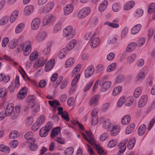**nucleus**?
Instances as JSON below:
<instances>
[{
	"label": "nucleus",
	"instance_id": "f257e3e1",
	"mask_svg": "<svg viewBox=\"0 0 155 155\" xmlns=\"http://www.w3.org/2000/svg\"><path fill=\"white\" fill-rule=\"evenodd\" d=\"M31 44L30 41H27L23 45H21L20 47L17 49L18 52L23 51L24 54L25 56H28L31 52Z\"/></svg>",
	"mask_w": 155,
	"mask_h": 155
},
{
	"label": "nucleus",
	"instance_id": "f03ea898",
	"mask_svg": "<svg viewBox=\"0 0 155 155\" xmlns=\"http://www.w3.org/2000/svg\"><path fill=\"white\" fill-rule=\"evenodd\" d=\"M91 12V8L87 6L83 7L79 11L77 14V17L79 19H84L89 15Z\"/></svg>",
	"mask_w": 155,
	"mask_h": 155
},
{
	"label": "nucleus",
	"instance_id": "7ed1b4c3",
	"mask_svg": "<svg viewBox=\"0 0 155 155\" xmlns=\"http://www.w3.org/2000/svg\"><path fill=\"white\" fill-rule=\"evenodd\" d=\"M75 34L74 30L71 26H67L63 30V35L64 37L73 38Z\"/></svg>",
	"mask_w": 155,
	"mask_h": 155
},
{
	"label": "nucleus",
	"instance_id": "20e7f679",
	"mask_svg": "<svg viewBox=\"0 0 155 155\" xmlns=\"http://www.w3.org/2000/svg\"><path fill=\"white\" fill-rule=\"evenodd\" d=\"M20 87L19 77L17 75L15 80L11 82V85L8 87V90L10 92H13L16 89H17Z\"/></svg>",
	"mask_w": 155,
	"mask_h": 155
},
{
	"label": "nucleus",
	"instance_id": "39448f33",
	"mask_svg": "<svg viewBox=\"0 0 155 155\" xmlns=\"http://www.w3.org/2000/svg\"><path fill=\"white\" fill-rule=\"evenodd\" d=\"M148 69L147 67H144L139 72L136 78L137 81H141L144 80L147 74Z\"/></svg>",
	"mask_w": 155,
	"mask_h": 155
},
{
	"label": "nucleus",
	"instance_id": "423d86ee",
	"mask_svg": "<svg viewBox=\"0 0 155 155\" xmlns=\"http://www.w3.org/2000/svg\"><path fill=\"white\" fill-rule=\"evenodd\" d=\"M55 19V17L54 16L51 14L48 15L44 18L42 21V25L43 26L50 25Z\"/></svg>",
	"mask_w": 155,
	"mask_h": 155
},
{
	"label": "nucleus",
	"instance_id": "0eeeda50",
	"mask_svg": "<svg viewBox=\"0 0 155 155\" xmlns=\"http://www.w3.org/2000/svg\"><path fill=\"white\" fill-rule=\"evenodd\" d=\"M85 133L89 137V139L86 137V135L84 134H82V135L84 138L92 146H94L95 144V140L93 137L91 132L89 131H86Z\"/></svg>",
	"mask_w": 155,
	"mask_h": 155
},
{
	"label": "nucleus",
	"instance_id": "6e6552de",
	"mask_svg": "<svg viewBox=\"0 0 155 155\" xmlns=\"http://www.w3.org/2000/svg\"><path fill=\"white\" fill-rule=\"evenodd\" d=\"M41 23L40 19L38 18L33 19L31 22V29L33 30H37L38 29Z\"/></svg>",
	"mask_w": 155,
	"mask_h": 155
},
{
	"label": "nucleus",
	"instance_id": "1a4fd4ad",
	"mask_svg": "<svg viewBox=\"0 0 155 155\" xmlns=\"http://www.w3.org/2000/svg\"><path fill=\"white\" fill-rule=\"evenodd\" d=\"M54 4L53 2H50L46 4L43 9H40L41 13H47L50 12L53 8Z\"/></svg>",
	"mask_w": 155,
	"mask_h": 155
},
{
	"label": "nucleus",
	"instance_id": "9d476101",
	"mask_svg": "<svg viewBox=\"0 0 155 155\" xmlns=\"http://www.w3.org/2000/svg\"><path fill=\"white\" fill-rule=\"evenodd\" d=\"M98 110L97 108H94L92 111L91 114L92 117V124L93 125H95L98 122V117L97 115V113Z\"/></svg>",
	"mask_w": 155,
	"mask_h": 155
},
{
	"label": "nucleus",
	"instance_id": "9b49d317",
	"mask_svg": "<svg viewBox=\"0 0 155 155\" xmlns=\"http://www.w3.org/2000/svg\"><path fill=\"white\" fill-rule=\"evenodd\" d=\"M74 9L73 5L71 4H68L65 5L63 8L64 14L65 15L70 14L73 11Z\"/></svg>",
	"mask_w": 155,
	"mask_h": 155
},
{
	"label": "nucleus",
	"instance_id": "f8f14e48",
	"mask_svg": "<svg viewBox=\"0 0 155 155\" xmlns=\"http://www.w3.org/2000/svg\"><path fill=\"white\" fill-rule=\"evenodd\" d=\"M94 69L93 66H88L84 71L85 77L87 78H89L94 74Z\"/></svg>",
	"mask_w": 155,
	"mask_h": 155
},
{
	"label": "nucleus",
	"instance_id": "ddd939ff",
	"mask_svg": "<svg viewBox=\"0 0 155 155\" xmlns=\"http://www.w3.org/2000/svg\"><path fill=\"white\" fill-rule=\"evenodd\" d=\"M47 61L45 59H44L43 57L39 58L37 61H35L33 64V67L35 68H38L39 67L43 66L45 63Z\"/></svg>",
	"mask_w": 155,
	"mask_h": 155
},
{
	"label": "nucleus",
	"instance_id": "4468645a",
	"mask_svg": "<svg viewBox=\"0 0 155 155\" xmlns=\"http://www.w3.org/2000/svg\"><path fill=\"white\" fill-rule=\"evenodd\" d=\"M127 141L128 139H125L118 144L120 150L118 154V155H121L120 153H123L124 152L126 148V144Z\"/></svg>",
	"mask_w": 155,
	"mask_h": 155
},
{
	"label": "nucleus",
	"instance_id": "2eb2a0df",
	"mask_svg": "<svg viewBox=\"0 0 155 155\" xmlns=\"http://www.w3.org/2000/svg\"><path fill=\"white\" fill-rule=\"evenodd\" d=\"M100 95L97 94L93 96L91 99L89 104L90 106L95 107L98 104L99 101Z\"/></svg>",
	"mask_w": 155,
	"mask_h": 155
},
{
	"label": "nucleus",
	"instance_id": "dca6fc26",
	"mask_svg": "<svg viewBox=\"0 0 155 155\" xmlns=\"http://www.w3.org/2000/svg\"><path fill=\"white\" fill-rule=\"evenodd\" d=\"M27 88L26 87H24L21 88L19 91L18 97L19 100L24 99L26 96L27 92Z\"/></svg>",
	"mask_w": 155,
	"mask_h": 155
},
{
	"label": "nucleus",
	"instance_id": "f3484780",
	"mask_svg": "<svg viewBox=\"0 0 155 155\" xmlns=\"http://www.w3.org/2000/svg\"><path fill=\"white\" fill-rule=\"evenodd\" d=\"M13 109L14 105L13 104L11 103L8 104L5 110V116H9L11 115V117L12 118V113L13 112Z\"/></svg>",
	"mask_w": 155,
	"mask_h": 155
},
{
	"label": "nucleus",
	"instance_id": "a211bd4d",
	"mask_svg": "<svg viewBox=\"0 0 155 155\" xmlns=\"http://www.w3.org/2000/svg\"><path fill=\"white\" fill-rule=\"evenodd\" d=\"M54 60L53 59H50L46 64L45 68V71L48 72L51 69L54 65Z\"/></svg>",
	"mask_w": 155,
	"mask_h": 155
},
{
	"label": "nucleus",
	"instance_id": "6ab92c4d",
	"mask_svg": "<svg viewBox=\"0 0 155 155\" xmlns=\"http://www.w3.org/2000/svg\"><path fill=\"white\" fill-rule=\"evenodd\" d=\"M64 22L63 21L60 20L53 27V32L57 33L60 31L62 28V25Z\"/></svg>",
	"mask_w": 155,
	"mask_h": 155
},
{
	"label": "nucleus",
	"instance_id": "aec40b11",
	"mask_svg": "<svg viewBox=\"0 0 155 155\" xmlns=\"http://www.w3.org/2000/svg\"><path fill=\"white\" fill-rule=\"evenodd\" d=\"M34 10V6L33 5L26 6L24 9V14L26 15H29L31 14Z\"/></svg>",
	"mask_w": 155,
	"mask_h": 155
},
{
	"label": "nucleus",
	"instance_id": "412c9836",
	"mask_svg": "<svg viewBox=\"0 0 155 155\" xmlns=\"http://www.w3.org/2000/svg\"><path fill=\"white\" fill-rule=\"evenodd\" d=\"M148 99V97L147 95H142L140 97L139 102L138 106L139 107H142L146 104Z\"/></svg>",
	"mask_w": 155,
	"mask_h": 155
},
{
	"label": "nucleus",
	"instance_id": "4be33fe9",
	"mask_svg": "<svg viewBox=\"0 0 155 155\" xmlns=\"http://www.w3.org/2000/svg\"><path fill=\"white\" fill-rule=\"evenodd\" d=\"M111 85V82L110 81H106L101 85V91L103 92L105 91L110 88Z\"/></svg>",
	"mask_w": 155,
	"mask_h": 155
},
{
	"label": "nucleus",
	"instance_id": "5701e85b",
	"mask_svg": "<svg viewBox=\"0 0 155 155\" xmlns=\"http://www.w3.org/2000/svg\"><path fill=\"white\" fill-rule=\"evenodd\" d=\"M135 2L134 1H131L127 2L124 6V10L128 11L132 8L135 5Z\"/></svg>",
	"mask_w": 155,
	"mask_h": 155
},
{
	"label": "nucleus",
	"instance_id": "b1692460",
	"mask_svg": "<svg viewBox=\"0 0 155 155\" xmlns=\"http://www.w3.org/2000/svg\"><path fill=\"white\" fill-rule=\"evenodd\" d=\"M142 27L140 24H138L135 25L131 29V34L132 35H135L138 33Z\"/></svg>",
	"mask_w": 155,
	"mask_h": 155
},
{
	"label": "nucleus",
	"instance_id": "393cba45",
	"mask_svg": "<svg viewBox=\"0 0 155 155\" xmlns=\"http://www.w3.org/2000/svg\"><path fill=\"white\" fill-rule=\"evenodd\" d=\"M148 12L149 14H151L153 13H154L152 18L155 19V3H151L149 6L148 8Z\"/></svg>",
	"mask_w": 155,
	"mask_h": 155
},
{
	"label": "nucleus",
	"instance_id": "a878e982",
	"mask_svg": "<svg viewBox=\"0 0 155 155\" xmlns=\"http://www.w3.org/2000/svg\"><path fill=\"white\" fill-rule=\"evenodd\" d=\"M25 24L22 23L19 24L16 26L15 32L16 34H19L25 28Z\"/></svg>",
	"mask_w": 155,
	"mask_h": 155
},
{
	"label": "nucleus",
	"instance_id": "bb28decb",
	"mask_svg": "<svg viewBox=\"0 0 155 155\" xmlns=\"http://www.w3.org/2000/svg\"><path fill=\"white\" fill-rule=\"evenodd\" d=\"M108 2L107 0H104L100 4L99 6V10L100 12H102L104 11L107 6Z\"/></svg>",
	"mask_w": 155,
	"mask_h": 155
},
{
	"label": "nucleus",
	"instance_id": "cd10ccee",
	"mask_svg": "<svg viewBox=\"0 0 155 155\" xmlns=\"http://www.w3.org/2000/svg\"><path fill=\"white\" fill-rule=\"evenodd\" d=\"M131 117L129 115H127L124 116L121 120V123L124 125H125L128 124L130 122Z\"/></svg>",
	"mask_w": 155,
	"mask_h": 155
},
{
	"label": "nucleus",
	"instance_id": "c85d7f7f",
	"mask_svg": "<svg viewBox=\"0 0 155 155\" xmlns=\"http://www.w3.org/2000/svg\"><path fill=\"white\" fill-rule=\"evenodd\" d=\"M137 44L134 42L128 44L126 48V52H130L134 50L136 48Z\"/></svg>",
	"mask_w": 155,
	"mask_h": 155
},
{
	"label": "nucleus",
	"instance_id": "c756f323",
	"mask_svg": "<svg viewBox=\"0 0 155 155\" xmlns=\"http://www.w3.org/2000/svg\"><path fill=\"white\" fill-rule=\"evenodd\" d=\"M120 130V128L119 126H114L110 131V134L112 136H115L117 134Z\"/></svg>",
	"mask_w": 155,
	"mask_h": 155
},
{
	"label": "nucleus",
	"instance_id": "7c9ffc66",
	"mask_svg": "<svg viewBox=\"0 0 155 155\" xmlns=\"http://www.w3.org/2000/svg\"><path fill=\"white\" fill-rule=\"evenodd\" d=\"M20 110V107L18 106H16L14 110L13 113H12V119H15L18 116L19 114Z\"/></svg>",
	"mask_w": 155,
	"mask_h": 155
},
{
	"label": "nucleus",
	"instance_id": "2f4dec72",
	"mask_svg": "<svg viewBox=\"0 0 155 155\" xmlns=\"http://www.w3.org/2000/svg\"><path fill=\"white\" fill-rule=\"evenodd\" d=\"M136 142V140L135 138H131L128 141L127 145V148L129 150H131L134 147Z\"/></svg>",
	"mask_w": 155,
	"mask_h": 155
},
{
	"label": "nucleus",
	"instance_id": "473e14b6",
	"mask_svg": "<svg viewBox=\"0 0 155 155\" xmlns=\"http://www.w3.org/2000/svg\"><path fill=\"white\" fill-rule=\"evenodd\" d=\"M146 126L144 124L141 125L138 130V134L140 136H142L145 133L146 130Z\"/></svg>",
	"mask_w": 155,
	"mask_h": 155
},
{
	"label": "nucleus",
	"instance_id": "72a5a7b5",
	"mask_svg": "<svg viewBox=\"0 0 155 155\" xmlns=\"http://www.w3.org/2000/svg\"><path fill=\"white\" fill-rule=\"evenodd\" d=\"M90 45L91 48H94L97 47L100 43V39H90Z\"/></svg>",
	"mask_w": 155,
	"mask_h": 155
},
{
	"label": "nucleus",
	"instance_id": "f704fd0d",
	"mask_svg": "<svg viewBox=\"0 0 155 155\" xmlns=\"http://www.w3.org/2000/svg\"><path fill=\"white\" fill-rule=\"evenodd\" d=\"M135 125L134 123H132L129 125L126 128L125 133L126 134H129L131 133L134 130Z\"/></svg>",
	"mask_w": 155,
	"mask_h": 155
},
{
	"label": "nucleus",
	"instance_id": "c9c22d12",
	"mask_svg": "<svg viewBox=\"0 0 155 155\" xmlns=\"http://www.w3.org/2000/svg\"><path fill=\"white\" fill-rule=\"evenodd\" d=\"M121 8V4L119 2L115 3L112 5V9L114 12H118L120 10Z\"/></svg>",
	"mask_w": 155,
	"mask_h": 155
},
{
	"label": "nucleus",
	"instance_id": "e433bc0d",
	"mask_svg": "<svg viewBox=\"0 0 155 155\" xmlns=\"http://www.w3.org/2000/svg\"><path fill=\"white\" fill-rule=\"evenodd\" d=\"M142 88L141 87H139L136 88L134 93V96L135 98H138L141 94Z\"/></svg>",
	"mask_w": 155,
	"mask_h": 155
},
{
	"label": "nucleus",
	"instance_id": "4c0bfd02",
	"mask_svg": "<svg viewBox=\"0 0 155 155\" xmlns=\"http://www.w3.org/2000/svg\"><path fill=\"white\" fill-rule=\"evenodd\" d=\"M81 65L80 64H78L76 66L72 72V77H73L77 74L78 75V73L79 72L81 68Z\"/></svg>",
	"mask_w": 155,
	"mask_h": 155
},
{
	"label": "nucleus",
	"instance_id": "58836bf2",
	"mask_svg": "<svg viewBox=\"0 0 155 155\" xmlns=\"http://www.w3.org/2000/svg\"><path fill=\"white\" fill-rule=\"evenodd\" d=\"M18 11L17 10H15L12 13L10 19L11 23H13L15 21L18 16Z\"/></svg>",
	"mask_w": 155,
	"mask_h": 155
},
{
	"label": "nucleus",
	"instance_id": "ea45409f",
	"mask_svg": "<svg viewBox=\"0 0 155 155\" xmlns=\"http://www.w3.org/2000/svg\"><path fill=\"white\" fill-rule=\"evenodd\" d=\"M122 90V87L120 86H117L115 87L112 92V94L114 96L119 94Z\"/></svg>",
	"mask_w": 155,
	"mask_h": 155
},
{
	"label": "nucleus",
	"instance_id": "a19ab883",
	"mask_svg": "<svg viewBox=\"0 0 155 155\" xmlns=\"http://www.w3.org/2000/svg\"><path fill=\"white\" fill-rule=\"evenodd\" d=\"M111 126V123L109 119L105 120L103 124V127L105 129L109 130Z\"/></svg>",
	"mask_w": 155,
	"mask_h": 155
},
{
	"label": "nucleus",
	"instance_id": "79ce46f5",
	"mask_svg": "<svg viewBox=\"0 0 155 155\" xmlns=\"http://www.w3.org/2000/svg\"><path fill=\"white\" fill-rule=\"evenodd\" d=\"M76 43V41L75 39H72L68 43L67 48L68 50L72 49L75 46Z\"/></svg>",
	"mask_w": 155,
	"mask_h": 155
},
{
	"label": "nucleus",
	"instance_id": "37998d69",
	"mask_svg": "<svg viewBox=\"0 0 155 155\" xmlns=\"http://www.w3.org/2000/svg\"><path fill=\"white\" fill-rule=\"evenodd\" d=\"M95 147L98 153L100 155H105L106 154V152L99 145L95 144Z\"/></svg>",
	"mask_w": 155,
	"mask_h": 155
},
{
	"label": "nucleus",
	"instance_id": "c03bdc74",
	"mask_svg": "<svg viewBox=\"0 0 155 155\" xmlns=\"http://www.w3.org/2000/svg\"><path fill=\"white\" fill-rule=\"evenodd\" d=\"M125 97V100L124 101V104L125 106H130L132 103V97H126L125 96H124Z\"/></svg>",
	"mask_w": 155,
	"mask_h": 155
},
{
	"label": "nucleus",
	"instance_id": "a18cd8bd",
	"mask_svg": "<svg viewBox=\"0 0 155 155\" xmlns=\"http://www.w3.org/2000/svg\"><path fill=\"white\" fill-rule=\"evenodd\" d=\"M67 51L66 48H64L61 49L59 52L58 57L60 59L64 58L67 54Z\"/></svg>",
	"mask_w": 155,
	"mask_h": 155
},
{
	"label": "nucleus",
	"instance_id": "49530a36",
	"mask_svg": "<svg viewBox=\"0 0 155 155\" xmlns=\"http://www.w3.org/2000/svg\"><path fill=\"white\" fill-rule=\"evenodd\" d=\"M18 43L17 39H12L9 44V47L10 49H14Z\"/></svg>",
	"mask_w": 155,
	"mask_h": 155
},
{
	"label": "nucleus",
	"instance_id": "de8ad7c7",
	"mask_svg": "<svg viewBox=\"0 0 155 155\" xmlns=\"http://www.w3.org/2000/svg\"><path fill=\"white\" fill-rule=\"evenodd\" d=\"M60 131V128L58 127L52 130L51 134V137L53 138L55 136L58 135Z\"/></svg>",
	"mask_w": 155,
	"mask_h": 155
},
{
	"label": "nucleus",
	"instance_id": "09e8293b",
	"mask_svg": "<svg viewBox=\"0 0 155 155\" xmlns=\"http://www.w3.org/2000/svg\"><path fill=\"white\" fill-rule=\"evenodd\" d=\"M49 132L45 127H42L40 130V136L42 137H45L48 134Z\"/></svg>",
	"mask_w": 155,
	"mask_h": 155
},
{
	"label": "nucleus",
	"instance_id": "8fccbe9b",
	"mask_svg": "<svg viewBox=\"0 0 155 155\" xmlns=\"http://www.w3.org/2000/svg\"><path fill=\"white\" fill-rule=\"evenodd\" d=\"M47 36L48 34L46 32L40 31L37 34V37L39 39H44L47 38Z\"/></svg>",
	"mask_w": 155,
	"mask_h": 155
},
{
	"label": "nucleus",
	"instance_id": "3c124183",
	"mask_svg": "<svg viewBox=\"0 0 155 155\" xmlns=\"http://www.w3.org/2000/svg\"><path fill=\"white\" fill-rule=\"evenodd\" d=\"M35 140L34 139H33L32 141L30 143L31 145L30 146V148L31 151H35L38 148V146L37 144H35Z\"/></svg>",
	"mask_w": 155,
	"mask_h": 155
},
{
	"label": "nucleus",
	"instance_id": "603ef678",
	"mask_svg": "<svg viewBox=\"0 0 155 155\" xmlns=\"http://www.w3.org/2000/svg\"><path fill=\"white\" fill-rule=\"evenodd\" d=\"M74 151V149L72 147H69L67 148L64 151L65 155H72Z\"/></svg>",
	"mask_w": 155,
	"mask_h": 155
},
{
	"label": "nucleus",
	"instance_id": "864d4df0",
	"mask_svg": "<svg viewBox=\"0 0 155 155\" xmlns=\"http://www.w3.org/2000/svg\"><path fill=\"white\" fill-rule=\"evenodd\" d=\"M28 106L29 108H32L35 103V99L31 97H28Z\"/></svg>",
	"mask_w": 155,
	"mask_h": 155
},
{
	"label": "nucleus",
	"instance_id": "5fc2aeb1",
	"mask_svg": "<svg viewBox=\"0 0 155 155\" xmlns=\"http://www.w3.org/2000/svg\"><path fill=\"white\" fill-rule=\"evenodd\" d=\"M74 62V60L72 58H70L68 59L66 61L65 67L66 68L70 67L73 64Z\"/></svg>",
	"mask_w": 155,
	"mask_h": 155
},
{
	"label": "nucleus",
	"instance_id": "6e6d98bb",
	"mask_svg": "<svg viewBox=\"0 0 155 155\" xmlns=\"http://www.w3.org/2000/svg\"><path fill=\"white\" fill-rule=\"evenodd\" d=\"M117 66V64L115 63H113L109 65L107 68V71L108 72H110L113 71L115 68Z\"/></svg>",
	"mask_w": 155,
	"mask_h": 155
},
{
	"label": "nucleus",
	"instance_id": "4d7b16f0",
	"mask_svg": "<svg viewBox=\"0 0 155 155\" xmlns=\"http://www.w3.org/2000/svg\"><path fill=\"white\" fill-rule=\"evenodd\" d=\"M38 54L37 52L35 51L32 53L29 56V59L31 61H34L38 57Z\"/></svg>",
	"mask_w": 155,
	"mask_h": 155
},
{
	"label": "nucleus",
	"instance_id": "13d9d810",
	"mask_svg": "<svg viewBox=\"0 0 155 155\" xmlns=\"http://www.w3.org/2000/svg\"><path fill=\"white\" fill-rule=\"evenodd\" d=\"M143 14V10L138 8L135 11L134 15L136 18H139L142 16Z\"/></svg>",
	"mask_w": 155,
	"mask_h": 155
},
{
	"label": "nucleus",
	"instance_id": "bf43d9fd",
	"mask_svg": "<svg viewBox=\"0 0 155 155\" xmlns=\"http://www.w3.org/2000/svg\"><path fill=\"white\" fill-rule=\"evenodd\" d=\"M19 136L18 132L16 130L12 131L9 135V137L12 139L17 138Z\"/></svg>",
	"mask_w": 155,
	"mask_h": 155
},
{
	"label": "nucleus",
	"instance_id": "052dcab7",
	"mask_svg": "<svg viewBox=\"0 0 155 155\" xmlns=\"http://www.w3.org/2000/svg\"><path fill=\"white\" fill-rule=\"evenodd\" d=\"M10 150V148L8 147L3 144L0 145V151L3 152H8Z\"/></svg>",
	"mask_w": 155,
	"mask_h": 155
},
{
	"label": "nucleus",
	"instance_id": "680f3d73",
	"mask_svg": "<svg viewBox=\"0 0 155 155\" xmlns=\"http://www.w3.org/2000/svg\"><path fill=\"white\" fill-rule=\"evenodd\" d=\"M9 17L5 16L2 17L0 20V25H3L6 24L8 21Z\"/></svg>",
	"mask_w": 155,
	"mask_h": 155
},
{
	"label": "nucleus",
	"instance_id": "e2e57ef3",
	"mask_svg": "<svg viewBox=\"0 0 155 155\" xmlns=\"http://www.w3.org/2000/svg\"><path fill=\"white\" fill-rule=\"evenodd\" d=\"M7 93V90L5 87L0 89V98H4L5 96Z\"/></svg>",
	"mask_w": 155,
	"mask_h": 155
},
{
	"label": "nucleus",
	"instance_id": "0e129e2a",
	"mask_svg": "<svg viewBox=\"0 0 155 155\" xmlns=\"http://www.w3.org/2000/svg\"><path fill=\"white\" fill-rule=\"evenodd\" d=\"M136 56L135 54H131L127 58L128 62L131 64L136 59Z\"/></svg>",
	"mask_w": 155,
	"mask_h": 155
},
{
	"label": "nucleus",
	"instance_id": "69168bd1",
	"mask_svg": "<svg viewBox=\"0 0 155 155\" xmlns=\"http://www.w3.org/2000/svg\"><path fill=\"white\" fill-rule=\"evenodd\" d=\"M128 28L127 27H125L122 30L121 36L122 38H124L128 34Z\"/></svg>",
	"mask_w": 155,
	"mask_h": 155
},
{
	"label": "nucleus",
	"instance_id": "338daca9",
	"mask_svg": "<svg viewBox=\"0 0 155 155\" xmlns=\"http://www.w3.org/2000/svg\"><path fill=\"white\" fill-rule=\"evenodd\" d=\"M117 143V141L116 140H112L110 141L108 144V146L109 148H112L114 147Z\"/></svg>",
	"mask_w": 155,
	"mask_h": 155
},
{
	"label": "nucleus",
	"instance_id": "774afa93",
	"mask_svg": "<svg viewBox=\"0 0 155 155\" xmlns=\"http://www.w3.org/2000/svg\"><path fill=\"white\" fill-rule=\"evenodd\" d=\"M24 137L27 140H31V141H32V139H33V133L31 132H28L26 133Z\"/></svg>",
	"mask_w": 155,
	"mask_h": 155
}]
</instances>
